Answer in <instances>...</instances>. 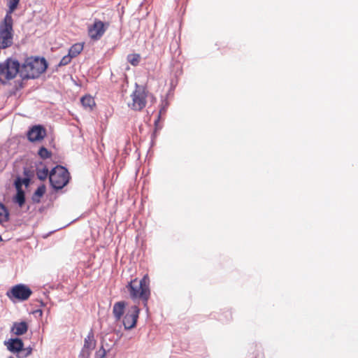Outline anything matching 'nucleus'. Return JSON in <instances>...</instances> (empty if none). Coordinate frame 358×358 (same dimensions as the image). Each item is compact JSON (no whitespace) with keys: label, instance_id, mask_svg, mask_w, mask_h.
<instances>
[{"label":"nucleus","instance_id":"nucleus-1","mask_svg":"<svg viewBox=\"0 0 358 358\" xmlns=\"http://www.w3.org/2000/svg\"><path fill=\"white\" fill-rule=\"evenodd\" d=\"M150 279L145 275L141 280L137 278L131 280L126 285L125 289L133 301L141 300L143 306L148 310V302L150 296Z\"/></svg>","mask_w":358,"mask_h":358},{"label":"nucleus","instance_id":"nucleus-2","mask_svg":"<svg viewBox=\"0 0 358 358\" xmlns=\"http://www.w3.org/2000/svg\"><path fill=\"white\" fill-rule=\"evenodd\" d=\"M44 58L28 57L20 66V76L22 80L38 78L47 69Z\"/></svg>","mask_w":358,"mask_h":358},{"label":"nucleus","instance_id":"nucleus-3","mask_svg":"<svg viewBox=\"0 0 358 358\" xmlns=\"http://www.w3.org/2000/svg\"><path fill=\"white\" fill-rule=\"evenodd\" d=\"M20 64L18 61L8 58L0 63V83L6 85L10 80L14 79L17 74L20 75Z\"/></svg>","mask_w":358,"mask_h":358},{"label":"nucleus","instance_id":"nucleus-4","mask_svg":"<svg viewBox=\"0 0 358 358\" xmlns=\"http://www.w3.org/2000/svg\"><path fill=\"white\" fill-rule=\"evenodd\" d=\"M13 20L4 17L0 22V49L10 47L13 40Z\"/></svg>","mask_w":358,"mask_h":358},{"label":"nucleus","instance_id":"nucleus-5","mask_svg":"<svg viewBox=\"0 0 358 358\" xmlns=\"http://www.w3.org/2000/svg\"><path fill=\"white\" fill-rule=\"evenodd\" d=\"M69 178L68 170L62 166H57L49 174L50 182L55 189L63 188L69 182Z\"/></svg>","mask_w":358,"mask_h":358},{"label":"nucleus","instance_id":"nucleus-6","mask_svg":"<svg viewBox=\"0 0 358 358\" xmlns=\"http://www.w3.org/2000/svg\"><path fill=\"white\" fill-rule=\"evenodd\" d=\"M32 294L31 289L26 285L18 284L13 286L6 293V296L12 301H23L27 300Z\"/></svg>","mask_w":358,"mask_h":358},{"label":"nucleus","instance_id":"nucleus-7","mask_svg":"<svg viewBox=\"0 0 358 358\" xmlns=\"http://www.w3.org/2000/svg\"><path fill=\"white\" fill-rule=\"evenodd\" d=\"M148 92L143 87H138L131 94V102L128 103V106L134 110H141L146 106Z\"/></svg>","mask_w":358,"mask_h":358},{"label":"nucleus","instance_id":"nucleus-8","mask_svg":"<svg viewBox=\"0 0 358 358\" xmlns=\"http://www.w3.org/2000/svg\"><path fill=\"white\" fill-rule=\"evenodd\" d=\"M109 22H103L99 19H95L94 23L87 27L89 37L94 41L99 40L109 27Z\"/></svg>","mask_w":358,"mask_h":358},{"label":"nucleus","instance_id":"nucleus-9","mask_svg":"<svg viewBox=\"0 0 358 358\" xmlns=\"http://www.w3.org/2000/svg\"><path fill=\"white\" fill-rule=\"evenodd\" d=\"M140 310V308L136 304L131 306L127 309L122 319V323L125 329H131L136 327Z\"/></svg>","mask_w":358,"mask_h":358},{"label":"nucleus","instance_id":"nucleus-10","mask_svg":"<svg viewBox=\"0 0 358 358\" xmlns=\"http://www.w3.org/2000/svg\"><path fill=\"white\" fill-rule=\"evenodd\" d=\"M96 341L92 331L85 338L83 347L80 352V358H90L92 351L95 348Z\"/></svg>","mask_w":358,"mask_h":358},{"label":"nucleus","instance_id":"nucleus-11","mask_svg":"<svg viewBox=\"0 0 358 358\" xmlns=\"http://www.w3.org/2000/svg\"><path fill=\"white\" fill-rule=\"evenodd\" d=\"M46 135L45 129L40 126L33 127L27 133V138L31 142L41 141Z\"/></svg>","mask_w":358,"mask_h":358},{"label":"nucleus","instance_id":"nucleus-12","mask_svg":"<svg viewBox=\"0 0 358 358\" xmlns=\"http://www.w3.org/2000/svg\"><path fill=\"white\" fill-rule=\"evenodd\" d=\"M7 348L9 351L16 353L18 356L23 350L24 343L20 338H10L6 343Z\"/></svg>","mask_w":358,"mask_h":358},{"label":"nucleus","instance_id":"nucleus-13","mask_svg":"<svg viewBox=\"0 0 358 358\" xmlns=\"http://www.w3.org/2000/svg\"><path fill=\"white\" fill-rule=\"evenodd\" d=\"M127 303L124 301L116 302L113 307V314L115 320L119 321L123 317Z\"/></svg>","mask_w":358,"mask_h":358},{"label":"nucleus","instance_id":"nucleus-14","mask_svg":"<svg viewBox=\"0 0 358 358\" xmlns=\"http://www.w3.org/2000/svg\"><path fill=\"white\" fill-rule=\"evenodd\" d=\"M28 324L26 322H14L11 328V332L16 336H21L27 333Z\"/></svg>","mask_w":358,"mask_h":358},{"label":"nucleus","instance_id":"nucleus-15","mask_svg":"<svg viewBox=\"0 0 358 358\" xmlns=\"http://www.w3.org/2000/svg\"><path fill=\"white\" fill-rule=\"evenodd\" d=\"M83 106L87 110H92L96 106L94 99L90 95H85L81 98Z\"/></svg>","mask_w":358,"mask_h":358},{"label":"nucleus","instance_id":"nucleus-16","mask_svg":"<svg viewBox=\"0 0 358 358\" xmlns=\"http://www.w3.org/2000/svg\"><path fill=\"white\" fill-rule=\"evenodd\" d=\"M84 44L83 43H77L73 44L69 50V54L73 57H77L83 50Z\"/></svg>","mask_w":358,"mask_h":358},{"label":"nucleus","instance_id":"nucleus-17","mask_svg":"<svg viewBox=\"0 0 358 358\" xmlns=\"http://www.w3.org/2000/svg\"><path fill=\"white\" fill-rule=\"evenodd\" d=\"M17 194L15 196L14 201L15 203L22 207L25 203V196L24 191L21 189L20 185L17 184Z\"/></svg>","mask_w":358,"mask_h":358},{"label":"nucleus","instance_id":"nucleus-18","mask_svg":"<svg viewBox=\"0 0 358 358\" xmlns=\"http://www.w3.org/2000/svg\"><path fill=\"white\" fill-rule=\"evenodd\" d=\"M20 0H8V9L6 11V14L5 17H8L10 18L12 17V13L15 10L19 4Z\"/></svg>","mask_w":358,"mask_h":358},{"label":"nucleus","instance_id":"nucleus-19","mask_svg":"<svg viewBox=\"0 0 358 358\" xmlns=\"http://www.w3.org/2000/svg\"><path fill=\"white\" fill-rule=\"evenodd\" d=\"M45 192V187L41 185L38 187L32 196V200L35 203H39L41 198L43 196Z\"/></svg>","mask_w":358,"mask_h":358},{"label":"nucleus","instance_id":"nucleus-20","mask_svg":"<svg viewBox=\"0 0 358 358\" xmlns=\"http://www.w3.org/2000/svg\"><path fill=\"white\" fill-rule=\"evenodd\" d=\"M48 169L45 166H38L36 170L37 178L41 180H45L48 176Z\"/></svg>","mask_w":358,"mask_h":358},{"label":"nucleus","instance_id":"nucleus-21","mask_svg":"<svg viewBox=\"0 0 358 358\" xmlns=\"http://www.w3.org/2000/svg\"><path fill=\"white\" fill-rule=\"evenodd\" d=\"M9 213L6 206L0 203V222H5L8 220Z\"/></svg>","mask_w":358,"mask_h":358},{"label":"nucleus","instance_id":"nucleus-22","mask_svg":"<svg viewBox=\"0 0 358 358\" xmlns=\"http://www.w3.org/2000/svg\"><path fill=\"white\" fill-rule=\"evenodd\" d=\"M141 60V55L139 54H129L127 56V61L129 62L132 66H137Z\"/></svg>","mask_w":358,"mask_h":358},{"label":"nucleus","instance_id":"nucleus-23","mask_svg":"<svg viewBox=\"0 0 358 358\" xmlns=\"http://www.w3.org/2000/svg\"><path fill=\"white\" fill-rule=\"evenodd\" d=\"M38 155L42 159H48V158L50 157L51 152L50 151H48L45 148L42 147L38 150Z\"/></svg>","mask_w":358,"mask_h":358},{"label":"nucleus","instance_id":"nucleus-24","mask_svg":"<svg viewBox=\"0 0 358 358\" xmlns=\"http://www.w3.org/2000/svg\"><path fill=\"white\" fill-rule=\"evenodd\" d=\"M72 59H73V57L69 54L64 56L62 58V59L60 60L59 66H66V65L69 64L71 62Z\"/></svg>","mask_w":358,"mask_h":358},{"label":"nucleus","instance_id":"nucleus-25","mask_svg":"<svg viewBox=\"0 0 358 358\" xmlns=\"http://www.w3.org/2000/svg\"><path fill=\"white\" fill-rule=\"evenodd\" d=\"M106 355V350L103 346H101L100 348L95 352V358H105Z\"/></svg>","mask_w":358,"mask_h":358},{"label":"nucleus","instance_id":"nucleus-26","mask_svg":"<svg viewBox=\"0 0 358 358\" xmlns=\"http://www.w3.org/2000/svg\"><path fill=\"white\" fill-rule=\"evenodd\" d=\"M32 349L31 348H24L21 351L20 355H18L19 358H26L31 354Z\"/></svg>","mask_w":358,"mask_h":358},{"label":"nucleus","instance_id":"nucleus-27","mask_svg":"<svg viewBox=\"0 0 358 358\" xmlns=\"http://www.w3.org/2000/svg\"><path fill=\"white\" fill-rule=\"evenodd\" d=\"M29 181L30 180L29 178H24L22 181V182L25 185H28L29 183Z\"/></svg>","mask_w":358,"mask_h":358},{"label":"nucleus","instance_id":"nucleus-28","mask_svg":"<svg viewBox=\"0 0 358 358\" xmlns=\"http://www.w3.org/2000/svg\"><path fill=\"white\" fill-rule=\"evenodd\" d=\"M161 113H162V110H160V111H159V114H161ZM159 117H160V115H159L158 118H159Z\"/></svg>","mask_w":358,"mask_h":358},{"label":"nucleus","instance_id":"nucleus-29","mask_svg":"<svg viewBox=\"0 0 358 358\" xmlns=\"http://www.w3.org/2000/svg\"><path fill=\"white\" fill-rule=\"evenodd\" d=\"M10 358H12V357H10Z\"/></svg>","mask_w":358,"mask_h":358}]
</instances>
